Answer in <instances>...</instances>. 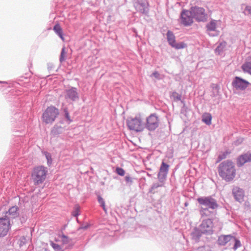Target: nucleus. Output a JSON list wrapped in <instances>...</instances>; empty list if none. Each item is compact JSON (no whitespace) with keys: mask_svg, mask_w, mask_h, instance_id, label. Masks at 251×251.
<instances>
[{"mask_svg":"<svg viewBox=\"0 0 251 251\" xmlns=\"http://www.w3.org/2000/svg\"><path fill=\"white\" fill-rule=\"evenodd\" d=\"M127 125L130 130L140 132L143 130L144 124L140 116H136L134 118H130L127 120Z\"/></svg>","mask_w":251,"mask_h":251,"instance_id":"obj_4","label":"nucleus"},{"mask_svg":"<svg viewBox=\"0 0 251 251\" xmlns=\"http://www.w3.org/2000/svg\"><path fill=\"white\" fill-rule=\"evenodd\" d=\"M249 162H251V153L247 152L239 156L237 159V165L240 167Z\"/></svg>","mask_w":251,"mask_h":251,"instance_id":"obj_18","label":"nucleus"},{"mask_svg":"<svg viewBox=\"0 0 251 251\" xmlns=\"http://www.w3.org/2000/svg\"><path fill=\"white\" fill-rule=\"evenodd\" d=\"M173 48L176 49H184L186 47V45L183 42L176 43V42L172 45Z\"/></svg>","mask_w":251,"mask_h":251,"instance_id":"obj_26","label":"nucleus"},{"mask_svg":"<svg viewBox=\"0 0 251 251\" xmlns=\"http://www.w3.org/2000/svg\"><path fill=\"white\" fill-rule=\"evenodd\" d=\"M116 172L117 174H118L119 176H124V175L125 174V170L123 168H121L120 167H117L116 169Z\"/></svg>","mask_w":251,"mask_h":251,"instance_id":"obj_36","label":"nucleus"},{"mask_svg":"<svg viewBox=\"0 0 251 251\" xmlns=\"http://www.w3.org/2000/svg\"><path fill=\"white\" fill-rule=\"evenodd\" d=\"M228 154L227 152H224L222 153L219 154L218 157V161H220L223 159H225L226 157L227 154Z\"/></svg>","mask_w":251,"mask_h":251,"instance_id":"obj_35","label":"nucleus"},{"mask_svg":"<svg viewBox=\"0 0 251 251\" xmlns=\"http://www.w3.org/2000/svg\"><path fill=\"white\" fill-rule=\"evenodd\" d=\"M250 83L239 76H235L232 82V86L237 90H244L247 88Z\"/></svg>","mask_w":251,"mask_h":251,"instance_id":"obj_13","label":"nucleus"},{"mask_svg":"<svg viewBox=\"0 0 251 251\" xmlns=\"http://www.w3.org/2000/svg\"><path fill=\"white\" fill-rule=\"evenodd\" d=\"M163 186L162 184H160L158 182L154 183L152 184L151 187V190H154L158 187H162Z\"/></svg>","mask_w":251,"mask_h":251,"instance_id":"obj_38","label":"nucleus"},{"mask_svg":"<svg viewBox=\"0 0 251 251\" xmlns=\"http://www.w3.org/2000/svg\"><path fill=\"white\" fill-rule=\"evenodd\" d=\"M194 19L198 22H204L206 20L207 14L205 10L202 7L198 6L192 7L190 8Z\"/></svg>","mask_w":251,"mask_h":251,"instance_id":"obj_8","label":"nucleus"},{"mask_svg":"<svg viewBox=\"0 0 251 251\" xmlns=\"http://www.w3.org/2000/svg\"><path fill=\"white\" fill-rule=\"evenodd\" d=\"M44 154L45 155L46 158L47 160V164L48 165H50L52 162L51 155L50 153L48 152H45Z\"/></svg>","mask_w":251,"mask_h":251,"instance_id":"obj_33","label":"nucleus"},{"mask_svg":"<svg viewBox=\"0 0 251 251\" xmlns=\"http://www.w3.org/2000/svg\"><path fill=\"white\" fill-rule=\"evenodd\" d=\"M233 236L231 235H222L218 239V243L221 246H225L227 243L232 240Z\"/></svg>","mask_w":251,"mask_h":251,"instance_id":"obj_19","label":"nucleus"},{"mask_svg":"<svg viewBox=\"0 0 251 251\" xmlns=\"http://www.w3.org/2000/svg\"><path fill=\"white\" fill-rule=\"evenodd\" d=\"M226 46V42L222 41L219 43L215 50V53L217 55H221L225 50Z\"/></svg>","mask_w":251,"mask_h":251,"instance_id":"obj_20","label":"nucleus"},{"mask_svg":"<svg viewBox=\"0 0 251 251\" xmlns=\"http://www.w3.org/2000/svg\"><path fill=\"white\" fill-rule=\"evenodd\" d=\"M220 176L226 182L232 180L236 175V170L233 162L227 160L221 162L218 167Z\"/></svg>","mask_w":251,"mask_h":251,"instance_id":"obj_1","label":"nucleus"},{"mask_svg":"<svg viewBox=\"0 0 251 251\" xmlns=\"http://www.w3.org/2000/svg\"><path fill=\"white\" fill-rule=\"evenodd\" d=\"M243 13L245 15H251V6L246 5L245 8Z\"/></svg>","mask_w":251,"mask_h":251,"instance_id":"obj_34","label":"nucleus"},{"mask_svg":"<svg viewBox=\"0 0 251 251\" xmlns=\"http://www.w3.org/2000/svg\"><path fill=\"white\" fill-rule=\"evenodd\" d=\"M100 205L102 207V208H104V207H105V202Z\"/></svg>","mask_w":251,"mask_h":251,"instance_id":"obj_47","label":"nucleus"},{"mask_svg":"<svg viewBox=\"0 0 251 251\" xmlns=\"http://www.w3.org/2000/svg\"><path fill=\"white\" fill-rule=\"evenodd\" d=\"M100 205L102 207V208H104V207H105V202Z\"/></svg>","mask_w":251,"mask_h":251,"instance_id":"obj_46","label":"nucleus"},{"mask_svg":"<svg viewBox=\"0 0 251 251\" xmlns=\"http://www.w3.org/2000/svg\"><path fill=\"white\" fill-rule=\"evenodd\" d=\"M181 23L184 26L191 25L193 23L194 17L191 10H183L180 14Z\"/></svg>","mask_w":251,"mask_h":251,"instance_id":"obj_9","label":"nucleus"},{"mask_svg":"<svg viewBox=\"0 0 251 251\" xmlns=\"http://www.w3.org/2000/svg\"><path fill=\"white\" fill-rule=\"evenodd\" d=\"M134 178L129 176V175H126L125 177V181L126 185L128 186H130L133 183Z\"/></svg>","mask_w":251,"mask_h":251,"instance_id":"obj_27","label":"nucleus"},{"mask_svg":"<svg viewBox=\"0 0 251 251\" xmlns=\"http://www.w3.org/2000/svg\"><path fill=\"white\" fill-rule=\"evenodd\" d=\"M232 194L236 201L241 202L243 201L244 191L242 189L238 187H234L232 189Z\"/></svg>","mask_w":251,"mask_h":251,"instance_id":"obj_17","label":"nucleus"},{"mask_svg":"<svg viewBox=\"0 0 251 251\" xmlns=\"http://www.w3.org/2000/svg\"><path fill=\"white\" fill-rule=\"evenodd\" d=\"M171 97L175 101H179L181 99V95L176 92H174L172 93Z\"/></svg>","mask_w":251,"mask_h":251,"instance_id":"obj_28","label":"nucleus"},{"mask_svg":"<svg viewBox=\"0 0 251 251\" xmlns=\"http://www.w3.org/2000/svg\"><path fill=\"white\" fill-rule=\"evenodd\" d=\"M241 68L244 73L251 75V61H246L242 65Z\"/></svg>","mask_w":251,"mask_h":251,"instance_id":"obj_23","label":"nucleus"},{"mask_svg":"<svg viewBox=\"0 0 251 251\" xmlns=\"http://www.w3.org/2000/svg\"><path fill=\"white\" fill-rule=\"evenodd\" d=\"M80 208L78 205H75L74 210L72 212V215L75 217H77L79 214Z\"/></svg>","mask_w":251,"mask_h":251,"instance_id":"obj_29","label":"nucleus"},{"mask_svg":"<svg viewBox=\"0 0 251 251\" xmlns=\"http://www.w3.org/2000/svg\"><path fill=\"white\" fill-rule=\"evenodd\" d=\"M212 116L209 113H205L202 117V121L207 125L211 124Z\"/></svg>","mask_w":251,"mask_h":251,"instance_id":"obj_24","label":"nucleus"},{"mask_svg":"<svg viewBox=\"0 0 251 251\" xmlns=\"http://www.w3.org/2000/svg\"><path fill=\"white\" fill-rule=\"evenodd\" d=\"M159 125V120L157 115L155 113L151 114L146 119L144 128L146 127L148 130L152 131L158 127Z\"/></svg>","mask_w":251,"mask_h":251,"instance_id":"obj_6","label":"nucleus"},{"mask_svg":"<svg viewBox=\"0 0 251 251\" xmlns=\"http://www.w3.org/2000/svg\"><path fill=\"white\" fill-rule=\"evenodd\" d=\"M102 209H103V210L106 212V209L105 208V207H104V208H102Z\"/></svg>","mask_w":251,"mask_h":251,"instance_id":"obj_48","label":"nucleus"},{"mask_svg":"<svg viewBox=\"0 0 251 251\" xmlns=\"http://www.w3.org/2000/svg\"><path fill=\"white\" fill-rule=\"evenodd\" d=\"M203 234H211L213 233V224L210 219L203 220L199 227Z\"/></svg>","mask_w":251,"mask_h":251,"instance_id":"obj_10","label":"nucleus"},{"mask_svg":"<svg viewBox=\"0 0 251 251\" xmlns=\"http://www.w3.org/2000/svg\"><path fill=\"white\" fill-rule=\"evenodd\" d=\"M197 201L200 204L205 207H201L200 210L201 217L209 216L211 212L209 209L215 210L219 206L217 200L212 196L201 197L197 199Z\"/></svg>","mask_w":251,"mask_h":251,"instance_id":"obj_2","label":"nucleus"},{"mask_svg":"<svg viewBox=\"0 0 251 251\" xmlns=\"http://www.w3.org/2000/svg\"><path fill=\"white\" fill-rule=\"evenodd\" d=\"M169 165L162 162L159 169V172L157 175L158 180L161 183H163L166 180L168 173Z\"/></svg>","mask_w":251,"mask_h":251,"instance_id":"obj_15","label":"nucleus"},{"mask_svg":"<svg viewBox=\"0 0 251 251\" xmlns=\"http://www.w3.org/2000/svg\"><path fill=\"white\" fill-rule=\"evenodd\" d=\"M132 1L137 12L144 15H147L149 13V4L147 0H132Z\"/></svg>","mask_w":251,"mask_h":251,"instance_id":"obj_7","label":"nucleus"},{"mask_svg":"<svg viewBox=\"0 0 251 251\" xmlns=\"http://www.w3.org/2000/svg\"><path fill=\"white\" fill-rule=\"evenodd\" d=\"M58 114L57 108L53 106L48 107L43 114V121L46 124L52 123Z\"/></svg>","mask_w":251,"mask_h":251,"instance_id":"obj_5","label":"nucleus"},{"mask_svg":"<svg viewBox=\"0 0 251 251\" xmlns=\"http://www.w3.org/2000/svg\"><path fill=\"white\" fill-rule=\"evenodd\" d=\"M61 240H62V242L63 244H67L69 242V239L68 238V237L64 235H62L61 236Z\"/></svg>","mask_w":251,"mask_h":251,"instance_id":"obj_37","label":"nucleus"},{"mask_svg":"<svg viewBox=\"0 0 251 251\" xmlns=\"http://www.w3.org/2000/svg\"><path fill=\"white\" fill-rule=\"evenodd\" d=\"M152 75L155 77L157 79H160V74L158 73V72L155 71L154 72Z\"/></svg>","mask_w":251,"mask_h":251,"instance_id":"obj_39","label":"nucleus"},{"mask_svg":"<svg viewBox=\"0 0 251 251\" xmlns=\"http://www.w3.org/2000/svg\"><path fill=\"white\" fill-rule=\"evenodd\" d=\"M10 228L9 219L6 218H0V237L5 236Z\"/></svg>","mask_w":251,"mask_h":251,"instance_id":"obj_11","label":"nucleus"},{"mask_svg":"<svg viewBox=\"0 0 251 251\" xmlns=\"http://www.w3.org/2000/svg\"><path fill=\"white\" fill-rule=\"evenodd\" d=\"M88 227V225H86V226H82L80 227V228L81 229H86L87 228V227Z\"/></svg>","mask_w":251,"mask_h":251,"instance_id":"obj_44","label":"nucleus"},{"mask_svg":"<svg viewBox=\"0 0 251 251\" xmlns=\"http://www.w3.org/2000/svg\"><path fill=\"white\" fill-rule=\"evenodd\" d=\"M0 83L8 84V82L6 81H0Z\"/></svg>","mask_w":251,"mask_h":251,"instance_id":"obj_45","label":"nucleus"},{"mask_svg":"<svg viewBox=\"0 0 251 251\" xmlns=\"http://www.w3.org/2000/svg\"><path fill=\"white\" fill-rule=\"evenodd\" d=\"M65 117L66 118L67 120L68 121L69 124H70V123H71L72 122V120H71V119L70 117L69 113H66V114H65Z\"/></svg>","mask_w":251,"mask_h":251,"instance_id":"obj_41","label":"nucleus"},{"mask_svg":"<svg viewBox=\"0 0 251 251\" xmlns=\"http://www.w3.org/2000/svg\"><path fill=\"white\" fill-rule=\"evenodd\" d=\"M19 216V208L17 206H14L10 207L8 211L6 212L4 217L8 219H15Z\"/></svg>","mask_w":251,"mask_h":251,"instance_id":"obj_16","label":"nucleus"},{"mask_svg":"<svg viewBox=\"0 0 251 251\" xmlns=\"http://www.w3.org/2000/svg\"><path fill=\"white\" fill-rule=\"evenodd\" d=\"M65 98L73 101H75L79 100V96L77 89L75 87H72L66 89L65 91Z\"/></svg>","mask_w":251,"mask_h":251,"instance_id":"obj_12","label":"nucleus"},{"mask_svg":"<svg viewBox=\"0 0 251 251\" xmlns=\"http://www.w3.org/2000/svg\"><path fill=\"white\" fill-rule=\"evenodd\" d=\"M50 246L55 251H62V248L60 245L54 243L53 242H50Z\"/></svg>","mask_w":251,"mask_h":251,"instance_id":"obj_31","label":"nucleus"},{"mask_svg":"<svg viewBox=\"0 0 251 251\" xmlns=\"http://www.w3.org/2000/svg\"><path fill=\"white\" fill-rule=\"evenodd\" d=\"M167 39L169 45L171 46L176 42V38L173 32L168 30L167 33Z\"/></svg>","mask_w":251,"mask_h":251,"instance_id":"obj_22","label":"nucleus"},{"mask_svg":"<svg viewBox=\"0 0 251 251\" xmlns=\"http://www.w3.org/2000/svg\"><path fill=\"white\" fill-rule=\"evenodd\" d=\"M66 52L65 50V48H63L61 50L60 58H59V61L61 63L63 62L65 60V56H66Z\"/></svg>","mask_w":251,"mask_h":251,"instance_id":"obj_32","label":"nucleus"},{"mask_svg":"<svg viewBox=\"0 0 251 251\" xmlns=\"http://www.w3.org/2000/svg\"><path fill=\"white\" fill-rule=\"evenodd\" d=\"M217 22L216 20H212L206 25V32L210 36H217L219 34V31L217 29Z\"/></svg>","mask_w":251,"mask_h":251,"instance_id":"obj_14","label":"nucleus"},{"mask_svg":"<svg viewBox=\"0 0 251 251\" xmlns=\"http://www.w3.org/2000/svg\"><path fill=\"white\" fill-rule=\"evenodd\" d=\"M63 111H64L65 114H66V113H69L68 109L66 107H65L63 109Z\"/></svg>","mask_w":251,"mask_h":251,"instance_id":"obj_43","label":"nucleus"},{"mask_svg":"<svg viewBox=\"0 0 251 251\" xmlns=\"http://www.w3.org/2000/svg\"><path fill=\"white\" fill-rule=\"evenodd\" d=\"M234 242V245L233 247L234 250H236L237 248L241 246V244L239 240L233 236L232 239Z\"/></svg>","mask_w":251,"mask_h":251,"instance_id":"obj_30","label":"nucleus"},{"mask_svg":"<svg viewBox=\"0 0 251 251\" xmlns=\"http://www.w3.org/2000/svg\"><path fill=\"white\" fill-rule=\"evenodd\" d=\"M53 30L62 40H64L62 29L58 24H56L54 26Z\"/></svg>","mask_w":251,"mask_h":251,"instance_id":"obj_25","label":"nucleus"},{"mask_svg":"<svg viewBox=\"0 0 251 251\" xmlns=\"http://www.w3.org/2000/svg\"><path fill=\"white\" fill-rule=\"evenodd\" d=\"M58 133H59L57 131V129L55 128L52 129L51 132V134L54 136H56Z\"/></svg>","mask_w":251,"mask_h":251,"instance_id":"obj_42","label":"nucleus"},{"mask_svg":"<svg viewBox=\"0 0 251 251\" xmlns=\"http://www.w3.org/2000/svg\"><path fill=\"white\" fill-rule=\"evenodd\" d=\"M202 234H203V232H202L201 229L199 227H198L195 228L194 229V230L192 232L191 235L192 236V238L195 241L197 242L200 239Z\"/></svg>","mask_w":251,"mask_h":251,"instance_id":"obj_21","label":"nucleus"},{"mask_svg":"<svg viewBox=\"0 0 251 251\" xmlns=\"http://www.w3.org/2000/svg\"><path fill=\"white\" fill-rule=\"evenodd\" d=\"M98 201L99 203L100 204V205H101L102 204L104 203L105 202L104 200L102 199V197L100 196H98Z\"/></svg>","mask_w":251,"mask_h":251,"instance_id":"obj_40","label":"nucleus"},{"mask_svg":"<svg viewBox=\"0 0 251 251\" xmlns=\"http://www.w3.org/2000/svg\"><path fill=\"white\" fill-rule=\"evenodd\" d=\"M48 170L43 166H39L34 168L31 176L35 185L42 183L46 179Z\"/></svg>","mask_w":251,"mask_h":251,"instance_id":"obj_3","label":"nucleus"}]
</instances>
